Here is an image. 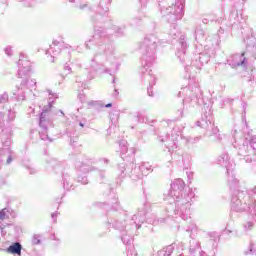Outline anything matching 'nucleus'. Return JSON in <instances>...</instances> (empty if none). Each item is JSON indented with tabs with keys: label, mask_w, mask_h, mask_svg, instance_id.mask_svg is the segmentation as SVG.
I'll return each instance as SVG.
<instances>
[{
	"label": "nucleus",
	"mask_w": 256,
	"mask_h": 256,
	"mask_svg": "<svg viewBox=\"0 0 256 256\" xmlns=\"http://www.w3.org/2000/svg\"><path fill=\"white\" fill-rule=\"evenodd\" d=\"M109 12V6H105L104 8H102V12L100 13H108Z\"/></svg>",
	"instance_id": "51"
},
{
	"label": "nucleus",
	"mask_w": 256,
	"mask_h": 256,
	"mask_svg": "<svg viewBox=\"0 0 256 256\" xmlns=\"http://www.w3.org/2000/svg\"><path fill=\"white\" fill-rule=\"evenodd\" d=\"M78 99L81 101V103H87V96H85L83 91L79 92Z\"/></svg>",
	"instance_id": "41"
},
{
	"label": "nucleus",
	"mask_w": 256,
	"mask_h": 256,
	"mask_svg": "<svg viewBox=\"0 0 256 256\" xmlns=\"http://www.w3.org/2000/svg\"><path fill=\"white\" fill-rule=\"evenodd\" d=\"M124 175H129V177L133 181H138V179H143V173L141 172V168L137 166L135 163H130L127 168L122 171Z\"/></svg>",
	"instance_id": "18"
},
{
	"label": "nucleus",
	"mask_w": 256,
	"mask_h": 256,
	"mask_svg": "<svg viewBox=\"0 0 256 256\" xmlns=\"http://www.w3.org/2000/svg\"><path fill=\"white\" fill-rule=\"evenodd\" d=\"M244 255H256V245L255 242H250L247 250L244 251Z\"/></svg>",
	"instance_id": "33"
},
{
	"label": "nucleus",
	"mask_w": 256,
	"mask_h": 256,
	"mask_svg": "<svg viewBox=\"0 0 256 256\" xmlns=\"http://www.w3.org/2000/svg\"><path fill=\"white\" fill-rule=\"evenodd\" d=\"M22 250L23 246L19 242H14L7 248V252L11 255H21Z\"/></svg>",
	"instance_id": "23"
},
{
	"label": "nucleus",
	"mask_w": 256,
	"mask_h": 256,
	"mask_svg": "<svg viewBox=\"0 0 256 256\" xmlns=\"http://www.w3.org/2000/svg\"><path fill=\"white\" fill-rule=\"evenodd\" d=\"M8 101H9V94L4 92L2 95H0V109H5Z\"/></svg>",
	"instance_id": "31"
},
{
	"label": "nucleus",
	"mask_w": 256,
	"mask_h": 256,
	"mask_svg": "<svg viewBox=\"0 0 256 256\" xmlns=\"http://www.w3.org/2000/svg\"><path fill=\"white\" fill-rule=\"evenodd\" d=\"M4 52H5V54H6L8 57H11V55H13V48H11V46H7V47L4 49Z\"/></svg>",
	"instance_id": "44"
},
{
	"label": "nucleus",
	"mask_w": 256,
	"mask_h": 256,
	"mask_svg": "<svg viewBox=\"0 0 256 256\" xmlns=\"http://www.w3.org/2000/svg\"><path fill=\"white\" fill-rule=\"evenodd\" d=\"M186 232L189 233L190 239H192L190 240L189 248L191 255H193V253H195L196 251H201V243L198 240H195V237H197V235L201 233V229L197 227V224L191 223L187 227Z\"/></svg>",
	"instance_id": "14"
},
{
	"label": "nucleus",
	"mask_w": 256,
	"mask_h": 256,
	"mask_svg": "<svg viewBox=\"0 0 256 256\" xmlns=\"http://www.w3.org/2000/svg\"><path fill=\"white\" fill-rule=\"evenodd\" d=\"M218 163L222 167H225L227 173H229V169H231L233 167V165H235V162H233V160H231V157H229V153H227V152L222 153L218 157Z\"/></svg>",
	"instance_id": "20"
},
{
	"label": "nucleus",
	"mask_w": 256,
	"mask_h": 256,
	"mask_svg": "<svg viewBox=\"0 0 256 256\" xmlns=\"http://www.w3.org/2000/svg\"><path fill=\"white\" fill-rule=\"evenodd\" d=\"M80 127H85V124L83 122L79 123Z\"/></svg>",
	"instance_id": "57"
},
{
	"label": "nucleus",
	"mask_w": 256,
	"mask_h": 256,
	"mask_svg": "<svg viewBox=\"0 0 256 256\" xmlns=\"http://www.w3.org/2000/svg\"><path fill=\"white\" fill-rule=\"evenodd\" d=\"M94 103H95V102H93V101H92V102H88V105H93Z\"/></svg>",
	"instance_id": "60"
},
{
	"label": "nucleus",
	"mask_w": 256,
	"mask_h": 256,
	"mask_svg": "<svg viewBox=\"0 0 256 256\" xmlns=\"http://www.w3.org/2000/svg\"><path fill=\"white\" fill-rule=\"evenodd\" d=\"M59 113H61V115H65V114L63 113V111H61V110H59Z\"/></svg>",
	"instance_id": "62"
},
{
	"label": "nucleus",
	"mask_w": 256,
	"mask_h": 256,
	"mask_svg": "<svg viewBox=\"0 0 256 256\" xmlns=\"http://www.w3.org/2000/svg\"><path fill=\"white\" fill-rule=\"evenodd\" d=\"M145 221V218L141 214H134L132 216L131 222L129 224L123 223L114 218L108 219V225L112 226L114 229H117L121 233V240L124 245H131L133 241V232L141 227V224Z\"/></svg>",
	"instance_id": "7"
},
{
	"label": "nucleus",
	"mask_w": 256,
	"mask_h": 256,
	"mask_svg": "<svg viewBox=\"0 0 256 256\" xmlns=\"http://www.w3.org/2000/svg\"><path fill=\"white\" fill-rule=\"evenodd\" d=\"M114 31L116 35H123V31H125V28H121L119 26H114Z\"/></svg>",
	"instance_id": "43"
},
{
	"label": "nucleus",
	"mask_w": 256,
	"mask_h": 256,
	"mask_svg": "<svg viewBox=\"0 0 256 256\" xmlns=\"http://www.w3.org/2000/svg\"><path fill=\"white\" fill-rule=\"evenodd\" d=\"M228 185L233 193L241 191V184L239 183V179L233 176L228 179Z\"/></svg>",
	"instance_id": "25"
},
{
	"label": "nucleus",
	"mask_w": 256,
	"mask_h": 256,
	"mask_svg": "<svg viewBox=\"0 0 256 256\" xmlns=\"http://www.w3.org/2000/svg\"><path fill=\"white\" fill-rule=\"evenodd\" d=\"M131 155H135V149H134V148H131V149L129 150L128 156L131 157Z\"/></svg>",
	"instance_id": "52"
},
{
	"label": "nucleus",
	"mask_w": 256,
	"mask_h": 256,
	"mask_svg": "<svg viewBox=\"0 0 256 256\" xmlns=\"http://www.w3.org/2000/svg\"><path fill=\"white\" fill-rule=\"evenodd\" d=\"M130 118L136 123H147V118H145V116H143L140 112H135L130 116Z\"/></svg>",
	"instance_id": "29"
},
{
	"label": "nucleus",
	"mask_w": 256,
	"mask_h": 256,
	"mask_svg": "<svg viewBox=\"0 0 256 256\" xmlns=\"http://www.w3.org/2000/svg\"><path fill=\"white\" fill-rule=\"evenodd\" d=\"M183 9H185V0H178L170 6L160 7L161 15L170 23L167 30L170 39H175L179 34L175 22L183 19Z\"/></svg>",
	"instance_id": "6"
},
{
	"label": "nucleus",
	"mask_w": 256,
	"mask_h": 256,
	"mask_svg": "<svg viewBox=\"0 0 256 256\" xmlns=\"http://www.w3.org/2000/svg\"><path fill=\"white\" fill-rule=\"evenodd\" d=\"M51 217L52 219H57V212L52 213Z\"/></svg>",
	"instance_id": "53"
},
{
	"label": "nucleus",
	"mask_w": 256,
	"mask_h": 256,
	"mask_svg": "<svg viewBox=\"0 0 256 256\" xmlns=\"http://www.w3.org/2000/svg\"><path fill=\"white\" fill-rule=\"evenodd\" d=\"M217 45H219V36L214 35L213 36V41H212V47H217Z\"/></svg>",
	"instance_id": "46"
},
{
	"label": "nucleus",
	"mask_w": 256,
	"mask_h": 256,
	"mask_svg": "<svg viewBox=\"0 0 256 256\" xmlns=\"http://www.w3.org/2000/svg\"><path fill=\"white\" fill-rule=\"evenodd\" d=\"M100 177L103 179L105 177V175H103V173L100 174Z\"/></svg>",
	"instance_id": "61"
},
{
	"label": "nucleus",
	"mask_w": 256,
	"mask_h": 256,
	"mask_svg": "<svg viewBox=\"0 0 256 256\" xmlns=\"http://www.w3.org/2000/svg\"><path fill=\"white\" fill-rule=\"evenodd\" d=\"M195 40L200 45H203V43H205V41H207V43H209V41H211V39L205 37V31L201 28L196 29V31H195Z\"/></svg>",
	"instance_id": "22"
},
{
	"label": "nucleus",
	"mask_w": 256,
	"mask_h": 256,
	"mask_svg": "<svg viewBox=\"0 0 256 256\" xmlns=\"http://www.w3.org/2000/svg\"><path fill=\"white\" fill-rule=\"evenodd\" d=\"M32 245H41V236L39 234H34L33 235Z\"/></svg>",
	"instance_id": "40"
},
{
	"label": "nucleus",
	"mask_w": 256,
	"mask_h": 256,
	"mask_svg": "<svg viewBox=\"0 0 256 256\" xmlns=\"http://www.w3.org/2000/svg\"><path fill=\"white\" fill-rule=\"evenodd\" d=\"M210 127H212V134H210V137L214 135V136H216L217 141H222L223 140V135H221L219 133V128L215 127L214 125H212Z\"/></svg>",
	"instance_id": "34"
},
{
	"label": "nucleus",
	"mask_w": 256,
	"mask_h": 256,
	"mask_svg": "<svg viewBox=\"0 0 256 256\" xmlns=\"http://www.w3.org/2000/svg\"><path fill=\"white\" fill-rule=\"evenodd\" d=\"M246 51L241 54H234L227 59L228 65L232 67V69H237V67H243L245 69L247 67V57L245 55H249V53H256V39L255 36H249L246 40Z\"/></svg>",
	"instance_id": "11"
},
{
	"label": "nucleus",
	"mask_w": 256,
	"mask_h": 256,
	"mask_svg": "<svg viewBox=\"0 0 256 256\" xmlns=\"http://www.w3.org/2000/svg\"><path fill=\"white\" fill-rule=\"evenodd\" d=\"M254 149H256V144L253 145Z\"/></svg>",
	"instance_id": "64"
},
{
	"label": "nucleus",
	"mask_w": 256,
	"mask_h": 256,
	"mask_svg": "<svg viewBox=\"0 0 256 256\" xmlns=\"http://www.w3.org/2000/svg\"><path fill=\"white\" fill-rule=\"evenodd\" d=\"M165 221V219H160V223H163Z\"/></svg>",
	"instance_id": "63"
},
{
	"label": "nucleus",
	"mask_w": 256,
	"mask_h": 256,
	"mask_svg": "<svg viewBox=\"0 0 256 256\" xmlns=\"http://www.w3.org/2000/svg\"><path fill=\"white\" fill-rule=\"evenodd\" d=\"M183 129H185V127L175 126L172 130L171 136L163 133L158 135V141H160V143H165V147L168 149L169 153H173L179 149V137L181 139V133H183Z\"/></svg>",
	"instance_id": "12"
},
{
	"label": "nucleus",
	"mask_w": 256,
	"mask_h": 256,
	"mask_svg": "<svg viewBox=\"0 0 256 256\" xmlns=\"http://www.w3.org/2000/svg\"><path fill=\"white\" fill-rule=\"evenodd\" d=\"M98 161L100 165H109V159L107 158H100Z\"/></svg>",
	"instance_id": "47"
},
{
	"label": "nucleus",
	"mask_w": 256,
	"mask_h": 256,
	"mask_svg": "<svg viewBox=\"0 0 256 256\" xmlns=\"http://www.w3.org/2000/svg\"><path fill=\"white\" fill-rule=\"evenodd\" d=\"M155 0H140V3L142 5V7H147V3H151ZM158 3H161V0H156Z\"/></svg>",
	"instance_id": "45"
},
{
	"label": "nucleus",
	"mask_w": 256,
	"mask_h": 256,
	"mask_svg": "<svg viewBox=\"0 0 256 256\" xmlns=\"http://www.w3.org/2000/svg\"><path fill=\"white\" fill-rule=\"evenodd\" d=\"M5 125V112H0V139L4 148L0 149V161H5L6 165L13 163V151L11 150V133L5 131L3 128Z\"/></svg>",
	"instance_id": "10"
},
{
	"label": "nucleus",
	"mask_w": 256,
	"mask_h": 256,
	"mask_svg": "<svg viewBox=\"0 0 256 256\" xmlns=\"http://www.w3.org/2000/svg\"><path fill=\"white\" fill-rule=\"evenodd\" d=\"M161 41L156 34H147L143 41L140 42L139 49L142 53L140 73L144 79L148 81V95L153 97V85L156 83V78L153 76V63L157 59V47H159Z\"/></svg>",
	"instance_id": "3"
},
{
	"label": "nucleus",
	"mask_w": 256,
	"mask_h": 256,
	"mask_svg": "<svg viewBox=\"0 0 256 256\" xmlns=\"http://www.w3.org/2000/svg\"><path fill=\"white\" fill-rule=\"evenodd\" d=\"M77 169H80V171H83L84 173H89V165H85V163H77L76 164Z\"/></svg>",
	"instance_id": "38"
},
{
	"label": "nucleus",
	"mask_w": 256,
	"mask_h": 256,
	"mask_svg": "<svg viewBox=\"0 0 256 256\" xmlns=\"http://www.w3.org/2000/svg\"><path fill=\"white\" fill-rule=\"evenodd\" d=\"M9 213H11L10 208H4V209L0 210V219L3 221V219H5L6 217L8 218Z\"/></svg>",
	"instance_id": "35"
},
{
	"label": "nucleus",
	"mask_w": 256,
	"mask_h": 256,
	"mask_svg": "<svg viewBox=\"0 0 256 256\" xmlns=\"http://www.w3.org/2000/svg\"><path fill=\"white\" fill-rule=\"evenodd\" d=\"M69 3H75L74 7H77L81 11H91V6L89 4H81L79 3V0H68Z\"/></svg>",
	"instance_id": "30"
},
{
	"label": "nucleus",
	"mask_w": 256,
	"mask_h": 256,
	"mask_svg": "<svg viewBox=\"0 0 256 256\" xmlns=\"http://www.w3.org/2000/svg\"><path fill=\"white\" fill-rule=\"evenodd\" d=\"M18 77L19 79H23L24 77H28L31 72V62L25 59V54H20V58L18 60Z\"/></svg>",
	"instance_id": "17"
},
{
	"label": "nucleus",
	"mask_w": 256,
	"mask_h": 256,
	"mask_svg": "<svg viewBox=\"0 0 256 256\" xmlns=\"http://www.w3.org/2000/svg\"><path fill=\"white\" fill-rule=\"evenodd\" d=\"M7 117H8V121H13L15 119V112H13L11 109H8Z\"/></svg>",
	"instance_id": "42"
},
{
	"label": "nucleus",
	"mask_w": 256,
	"mask_h": 256,
	"mask_svg": "<svg viewBox=\"0 0 256 256\" xmlns=\"http://www.w3.org/2000/svg\"><path fill=\"white\" fill-rule=\"evenodd\" d=\"M78 181L81 182L82 185H87L88 183L87 177H83L82 180H78Z\"/></svg>",
	"instance_id": "50"
},
{
	"label": "nucleus",
	"mask_w": 256,
	"mask_h": 256,
	"mask_svg": "<svg viewBox=\"0 0 256 256\" xmlns=\"http://www.w3.org/2000/svg\"><path fill=\"white\" fill-rule=\"evenodd\" d=\"M252 193H254L256 195V186H254L252 189H251Z\"/></svg>",
	"instance_id": "55"
},
{
	"label": "nucleus",
	"mask_w": 256,
	"mask_h": 256,
	"mask_svg": "<svg viewBox=\"0 0 256 256\" xmlns=\"http://www.w3.org/2000/svg\"><path fill=\"white\" fill-rule=\"evenodd\" d=\"M178 97H184L183 106L190 105H201L203 103V91L199 88V83L195 80H190L188 86L181 88L178 93Z\"/></svg>",
	"instance_id": "9"
},
{
	"label": "nucleus",
	"mask_w": 256,
	"mask_h": 256,
	"mask_svg": "<svg viewBox=\"0 0 256 256\" xmlns=\"http://www.w3.org/2000/svg\"><path fill=\"white\" fill-rule=\"evenodd\" d=\"M179 116L183 117V110H178Z\"/></svg>",
	"instance_id": "56"
},
{
	"label": "nucleus",
	"mask_w": 256,
	"mask_h": 256,
	"mask_svg": "<svg viewBox=\"0 0 256 256\" xmlns=\"http://www.w3.org/2000/svg\"><path fill=\"white\" fill-rule=\"evenodd\" d=\"M253 227H255V223L248 221L244 224V231L246 232L253 231Z\"/></svg>",
	"instance_id": "39"
},
{
	"label": "nucleus",
	"mask_w": 256,
	"mask_h": 256,
	"mask_svg": "<svg viewBox=\"0 0 256 256\" xmlns=\"http://www.w3.org/2000/svg\"><path fill=\"white\" fill-rule=\"evenodd\" d=\"M246 129L243 132L234 130L232 143L234 149L238 150L239 157H244V161L251 163L253 158L249 155V145L251 148L256 151V148L253 147L256 145V135L253 133V129L249 128V124L245 121Z\"/></svg>",
	"instance_id": "4"
},
{
	"label": "nucleus",
	"mask_w": 256,
	"mask_h": 256,
	"mask_svg": "<svg viewBox=\"0 0 256 256\" xmlns=\"http://www.w3.org/2000/svg\"><path fill=\"white\" fill-rule=\"evenodd\" d=\"M194 198L193 189L185 190V182L176 179L172 182L171 189L164 193V201L168 203L166 211L182 218L183 221H187L191 216V205Z\"/></svg>",
	"instance_id": "2"
},
{
	"label": "nucleus",
	"mask_w": 256,
	"mask_h": 256,
	"mask_svg": "<svg viewBox=\"0 0 256 256\" xmlns=\"http://www.w3.org/2000/svg\"><path fill=\"white\" fill-rule=\"evenodd\" d=\"M148 223H152V225H155V221L148 220Z\"/></svg>",
	"instance_id": "58"
},
{
	"label": "nucleus",
	"mask_w": 256,
	"mask_h": 256,
	"mask_svg": "<svg viewBox=\"0 0 256 256\" xmlns=\"http://www.w3.org/2000/svg\"><path fill=\"white\" fill-rule=\"evenodd\" d=\"M106 109H109V107H113V104L112 103H108L105 105Z\"/></svg>",
	"instance_id": "54"
},
{
	"label": "nucleus",
	"mask_w": 256,
	"mask_h": 256,
	"mask_svg": "<svg viewBox=\"0 0 256 256\" xmlns=\"http://www.w3.org/2000/svg\"><path fill=\"white\" fill-rule=\"evenodd\" d=\"M181 139L184 142V145H195V143H199L201 141L200 136L191 137V136H183V133H181Z\"/></svg>",
	"instance_id": "26"
},
{
	"label": "nucleus",
	"mask_w": 256,
	"mask_h": 256,
	"mask_svg": "<svg viewBox=\"0 0 256 256\" xmlns=\"http://www.w3.org/2000/svg\"><path fill=\"white\" fill-rule=\"evenodd\" d=\"M50 165L51 167H53L56 173H62V181H63L64 189H66V191L73 189V178H71L69 171L64 170L63 165H61V163L57 162V160L55 159H52L50 161Z\"/></svg>",
	"instance_id": "13"
},
{
	"label": "nucleus",
	"mask_w": 256,
	"mask_h": 256,
	"mask_svg": "<svg viewBox=\"0 0 256 256\" xmlns=\"http://www.w3.org/2000/svg\"><path fill=\"white\" fill-rule=\"evenodd\" d=\"M131 25H139V22H132Z\"/></svg>",
	"instance_id": "59"
},
{
	"label": "nucleus",
	"mask_w": 256,
	"mask_h": 256,
	"mask_svg": "<svg viewBox=\"0 0 256 256\" xmlns=\"http://www.w3.org/2000/svg\"><path fill=\"white\" fill-rule=\"evenodd\" d=\"M206 235L211 242L217 241V239H219V235H217V232H207Z\"/></svg>",
	"instance_id": "37"
},
{
	"label": "nucleus",
	"mask_w": 256,
	"mask_h": 256,
	"mask_svg": "<svg viewBox=\"0 0 256 256\" xmlns=\"http://www.w3.org/2000/svg\"><path fill=\"white\" fill-rule=\"evenodd\" d=\"M138 167L140 168L143 177H146V175H149L151 171H153V167L151 166V164H149V162H143Z\"/></svg>",
	"instance_id": "28"
},
{
	"label": "nucleus",
	"mask_w": 256,
	"mask_h": 256,
	"mask_svg": "<svg viewBox=\"0 0 256 256\" xmlns=\"http://www.w3.org/2000/svg\"><path fill=\"white\" fill-rule=\"evenodd\" d=\"M27 169H28L30 175H35V173H37V169H35V167H33V166H27Z\"/></svg>",
	"instance_id": "48"
},
{
	"label": "nucleus",
	"mask_w": 256,
	"mask_h": 256,
	"mask_svg": "<svg viewBox=\"0 0 256 256\" xmlns=\"http://www.w3.org/2000/svg\"><path fill=\"white\" fill-rule=\"evenodd\" d=\"M22 87L26 88V91H33V89H37V80L35 79H23L21 81Z\"/></svg>",
	"instance_id": "24"
},
{
	"label": "nucleus",
	"mask_w": 256,
	"mask_h": 256,
	"mask_svg": "<svg viewBox=\"0 0 256 256\" xmlns=\"http://www.w3.org/2000/svg\"><path fill=\"white\" fill-rule=\"evenodd\" d=\"M180 47L181 50H177L176 56L178 57V59H180V62L185 65L186 73H190L189 77H195L194 73H199V71H201V67L209 63L210 57L205 53H200L197 54L195 56V60L191 62V60H189V58H187V56L185 55L187 51V42H185L184 36L180 37ZM189 63H191V65H189Z\"/></svg>",
	"instance_id": "5"
},
{
	"label": "nucleus",
	"mask_w": 256,
	"mask_h": 256,
	"mask_svg": "<svg viewBox=\"0 0 256 256\" xmlns=\"http://www.w3.org/2000/svg\"><path fill=\"white\" fill-rule=\"evenodd\" d=\"M47 113L48 112H42L40 114V119H39V125L42 129V131L39 132L40 139L42 141H49L50 143L53 142V139L49 137V134H47V129L51 127V120L47 118Z\"/></svg>",
	"instance_id": "16"
},
{
	"label": "nucleus",
	"mask_w": 256,
	"mask_h": 256,
	"mask_svg": "<svg viewBox=\"0 0 256 256\" xmlns=\"http://www.w3.org/2000/svg\"><path fill=\"white\" fill-rule=\"evenodd\" d=\"M81 69V63L79 61L71 62L70 64L64 65V71H68V73H75V71H79Z\"/></svg>",
	"instance_id": "27"
},
{
	"label": "nucleus",
	"mask_w": 256,
	"mask_h": 256,
	"mask_svg": "<svg viewBox=\"0 0 256 256\" xmlns=\"http://www.w3.org/2000/svg\"><path fill=\"white\" fill-rule=\"evenodd\" d=\"M27 93V88L22 86H16V89L13 90V95L17 99V101H25V94Z\"/></svg>",
	"instance_id": "21"
},
{
	"label": "nucleus",
	"mask_w": 256,
	"mask_h": 256,
	"mask_svg": "<svg viewBox=\"0 0 256 256\" xmlns=\"http://www.w3.org/2000/svg\"><path fill=\"white\" fill-rule=\"evenodd\" d=\"M70 137V144L71 145H75V143H77L78 138L77 137H71V134H68Z\"/></svg>",
	"instance_id": "49"
},
{
	"label": "nucleus",
	"mask_w": 256,
	"mask_h": 256,
	"mask_svg": "<svg viewBox=\"0 0 256 256\" xmlns=\"http://www.w3.org/2000/svg\"><path fill=\"white\" fill-rule=\"evenodd\" d=\"M47 93L49 95V105H51V103H53L52 99H59V94L53 92L52 90H47Z\"/></svg>",
	"instance_id": "36"
},
{
	"label": "nucleus",
	"mask_w": 256,
	"mask_h": 256,
	"mask_svg": "<svg viewBox=\"0 0 256 256\" xmlns=\"http://www.w3.org/2000/svg\"><path fill=\"white\" fill-rule=\"evenodd\" d=\"M196 126L205 131H209V128L213 127V115H211V112H205L196 122Z\"/></svg>",
	"instance_id": "19"
},
{
	"label": "nucleus",
	"mask_w": 256,
	"mask_h": 256,
	"mask_svg": "<svg viewBox=\"0 0 256 256\" xmlns=\"http://www.w3.org/2000/svg\"><path fill=\"white\" fill-rule=\"evenodd\" d=\"M119 147L121 155H126V153H129V148L127 147V140H121L119 143Z\"/></svg>",
	"instance_id": "32"
},
{
	"label": "nucleus",
	"mask_w": 256,
	"mask_h": 256,
	"mask_svg": "<svg viewBox=\"0 0 256 256\" xmlns=\"http://www.w3.org/2000/svg\"><path fill=\"white\" fill-rule=\"evenodd\" d=\"M86 49L94 51V56L87 65L89 73H108L113 75L119 69L115 45L111 34L103 28H94V35L85 42Z\"/></svg>",
	"instance_id": "1"
},
{
	"label": "nucleus",
	"mask_w": 256,
	"mask_h": 256,
	"mask_svg": "<svg viewBox=\"0 0 256 256\" xmlns=\"http://www.w3.org/2000/svg\"><path fill=\"white\" fill-rule=\"evenodd\" d=\"M256 201L252 197L247 194V192L243 190H238L232 193L231 198V215L233 213H245V211H251V209H255Z\"/></svg>",
	"instance_id": "8"
},
{
	"label": "nucleus",
	"mask_w": 256,
	"mask_h": 256,
	"mask_svg": "<svg viewBox=\"0 0 256 256\" xmlns=\"http://www.w3.org/2000/svg\"><path fill=\"white\" fill-rule=\"evenodd\" d=\"M65 49H71V46L65 44L63 41L54 40L50 45V48L46 50V55H50L51 63H55V57H57L61 51H65Z\"/></svg>",
	"instance_id": "15"
}]
</instances>
